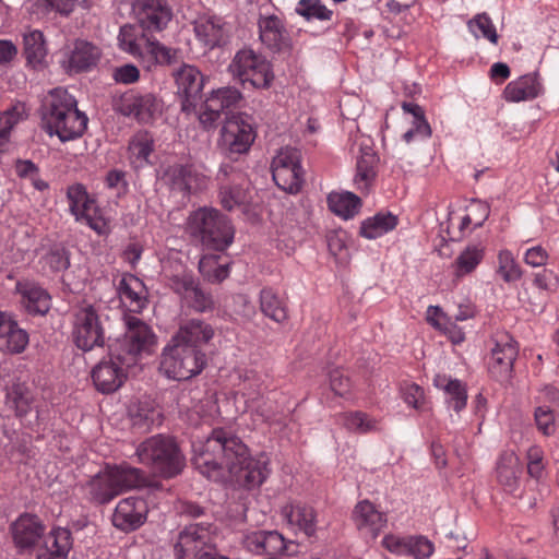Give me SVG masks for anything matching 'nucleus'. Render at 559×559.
Masks as SVG:
<instances>
[{"label":"nucleus","instance_id":"nucleus-1","mask_svg":"<svg viewBox=\"0 0 559 559\" xmlns=\"http://www.w3.org/2000/svg\"><path fill=\"white\" fill-rule=\"evenodd\" d=\"M192 448L194 468L213 483L258 489L271 474L266 454L253 456L242 439L228 428H213L205 440L194 442Z\"/></svg>","mask_w":559,"mask_h":559},{"label":"nucleus","instance_id":"nucleus-2","mask_svg":"<svg viewBox=\"0 0 559 559\" xmlns=\"http://www.w3.org/2000/svg\"><path fill=\"white\" fill-rule=\"evenodd\" d=\"M41 129L64 143L81 138L87 129L88 118L79 110L78 102L66 88L56 87L43 100Z\"/></svg>","mask_w":559,"mask_h":559},{"label":"nucleus","instance_id":"nucleus-3","mask_svg":"<svg viewBox=\"0 0 559 559\" xmlns=\"http://www.w3.org/2000/svg\"><path fill=\"white\" fill-rule=\"evenodd\" d=\"M187 228L203 251L225 252L235 239V228L227 215L214 207H199L190 213Z\"/></svg>","mask_w":559,"mask_h":559},{"label":"nucleus","instance_id":"nucleus-4","mask_svg":"<svg viewBox=\"0 0 559 559\" xmlns=\"http://www.w3.org/2000/svg\"><path fill=\"white\" fill-rule=\"evenodd\" d=\"M207 365L203 349L174 342V338L163 348L159 371L169 380L186 381L200 374Z\"/></svg>","mask_w":559,"mask_h":559},{"label":"nucleus","instance_id":"nucleus-5","mask_svg":"<svg viewBox=\"0 0 559 559\" xmlns=\"http://www.w3.org/2000/svg\"><path fill=\"white\" fill-rule=\"evenodd\" d=\"M135 455L140 463L153 466L165 478L177 476L185 466V457L177 443L162 435L140 443Z\"/></svg>","mask_w":559,"mask_h":559},{"label":"nucleus","instance_id":"nucleus-6","mask_svg":"<svg viewBox=\"0 0 559 559\" xmlns=\"http://www.w3.org/2000/svg\"><path fill=\"white\" fill-rule=\"evenodd\" d=\"M135 455L140 463L153 466L165 478L177 476L185 466V457L177 443L162 435L140 443Z\"/></svg>","mask_w":559,"mask_h":559},{"label":"nucleus","instance_id":"nucleus-7","mask_svg":"<svg viewBox=\"0 0 559 559\" xmlns=\"http://www.w3.org/2000/svg\"><path fill=\"white\" fill-rule=\"evenodd\" d=\"M126 332L121 337L108 344L114 356H122L126 364L135 366L143 354H150L156 344L152 328L134 316L124 318Z\"/></svg>","mask_w":559,"mask_h":559},{"label":"nucleus","instance_id":"nucleus-8","mask_svg":"<svg viewBox=\"0 0 559 559\" xmlns=\"http://www.w3.org/2000/svg\"><path fill=\"white\" fill-rule=\"evenodd\" d=\"M88 485L91 489H159L141 468L127 462L105 463Z\"/></svg>","mask_w":559,"mask_h":559},{"label":"nucleus","instance_id":"nucleus-9","mask_svg":"<svg viewBox=\"0 0 559 559\" xmlns=\"http://www.w3.org/2000/svg\"><path fill=\"white\" fill-rule=\"evenodd\" d=\"M240 91L233 86H224L213 90L205 99L200 103L194 111L200 126L205 131L215 130L219 122L230 118L229 112L237 107L241 100Z\"/></svg>","mask_w":559,"mask_h":559},{"label":"nucleus","instance_id":"nucleus-10","mask_svg":"<svg viewBox=\"0 0 559 559\" xmlns=\"http://www.w3.org/2000/svg\"><path fill=\"white\" fill-rule=\"evenodd\" d=\"M211 524L195 523L182 530L174 545L176 559H229L210 544Z\"/></svg>","mask_w":559,"mask_h":559},{"label":"nucleus","instance_id":"nucleus-11","mask_svg":"<svg viewBox=\"0 0 559 559\" xmlns=\"http://www.w3.org/2000/svg\"><path fill=\"white\" fill-rule=\"evenodd\" d=\"M71 337L73 344L82 352H91L105 345V329L93 305H84L74 310Z\"/></svg>","mask_w":559,"mask_h":559},{"label":"nucleus","instance_id":"nucleus-12","mask_svg":"<svg viewBox=\"0 0 559 559\" xmlns=\"http://www.w3.org/2000/svg\"><path fill=\"white\" fill-rule=\"evenodd\" d=\"M114 110L139 123H152L163 111V100L154 93L131 88L114 102Z\"/></svg>","mask_w":559,"mask_h":559},{"label":"nucleus","instance_id":"nucleus-13","mask_svg":"<svg viewBox=\"0 0 559 559\" xmlns=\"http://www.w3.org/2000/svg\"><path fill=\"white\" fill-rule=\"evenodd\" d=\"M255 136L251 122L241 114H233L222 126L217 147L227 158L236 159L237 156L249 152Z\"/></svg>","mask_w":559,"mask_h":559},{"label":"nucleus","instance_id":"nucleus-14","mask_svg":"<svg viewBox=\"0 0 559 559\" xmlns=\"http://www.w3.org/2000/svg\"><path fill=\"white\" fill-rule=\"evenodd\" d=\"M272 178L283 191L296 194L305 182V171L301 165L300 152L290 146L278 150L271 163Z\"/></svg>","mask_w":559,"mask_h":559},{"label":"nucleus","instance_id":"nucleus-15","mask_svg":"<svg viewBox=\"0 0 559 559\" xmlns=\"http://www.w3.org/2000/svg\"><path fill=\"white\" fill-rule=\"evenodd\" d=\"M229 69L242 84L249 83L255 88L269 87L274 79L271 63L252 49L239 50Z\"/></svg>","mask_w":559,"mask_h":559},{"label":"nucleus","instance_id":"nucleus-16","mask_svg":"<svg viewBox=\"0 0 559 559\" xmlns=\"http://www.w3.org/2000/svg\"><path fill=\"white\" fill-rule=\"evenodd\" d=\"M114 349L108 345L107 354L93 367L91 378L95 389L103 393L109 394L116 392L128 378V371L131 364H126L122 356L115 357Z\"/></svg>","mask_w":559,"mask_h":559},{"label":"nucleus","instance_id":"nucleus-17","mask_svg":"<svg viewBox=\"0 0 559 559\" xmlns=\"http://www.w3.org/2000/svg\"><path fill=\"white\" fill-rule=\"evenodd\" d=\"M492 343L486 362L488 372L497 381L509 380L519 355L518 342L509 333H501L492 337Z\"/></svg>","mask_w":559,"mask_h":559},{"label":"nucleus","instance_id":"nucleus-18","mask_svg":"<svg viewBox=\"0 0 559 559\" xmlns=\"http://www.w3.org/2000/svg\"><path fill=\"white\" fill-rule=\"evenodd\" d=\"M132 12L139 27L150 35L164 32L174 19L169 0H134Z\"/></svg>","mask_w":559,"mask_h":559},{"label":"nucleus","instance_id":"nucleus-19","mask_svg":"<svg viewBox=\"0 0 559 559\" xmlns=\"http://www.w3.org/2000/svg\"><path fill=\"white\" fill-rule=\"evenodd\" d=\"M177 94L181 100V111L191 114L197 110L202 98L204 75L191 64H182L175 74Z\"/></svg>","mask_w":559,"mask_h":559},{"label":"nucleus","instance_id":"nucleus-20","mask_svg":"<svg viewBox=\"0 0 559 559\" xmlns=\"http://www.w3.org/2000/svg\"><path fill=\"white\" fill-rule=\"evenodd\" d=\"M257 25L259 39L270 51L281 52L292 49V38L283 17L261 12Z\"/></svg>","mask_w":559,"mask_h":559},{"label":"nucleus","instance_id":"nucleus-21","mask_svg":"<svg viewBox=\"0 0 559 559\" xmlns=\"http://www.w3.org/2000/svg\"><path fill=\"white\" fill-rule=\"evenodd\" d=\"M219 187L221 204L224 209L231 211L243 202L245 173L230 163H223L216 174Z\"/></svg>","mask_w":559,"mask_h":559},{"label":"nucleus","instance_id":"nucleus-22","mask_svg":"<svg viewBox=\"0 0 559 559\" xmlns=\"http://www.w3.org/2000/svg\"><path fill=\"white\" fill-rule=\"evenodd\" d=\"M352 520L359 534L371 540H374L388 524L386 513L380 511L369 500L357 502L352 512Z\"/></svg>","mask_w":559,"mask_h":559},{"label":"nucleus","instance_id":"nucleus-23","mask_svg":"<svg viewBox=\"0 0 559 559\" xmlns=\"http://www.w3.org/2000/svg\"><path fill=\"white\" fill-rule=\"evenodd\" d=\"M148 506L142 497H128L119 501L112 514V524L122 532H133L141 527L147 518Z\"/></svg>","mask_w":559,"mask_h":559},{"label":"nucleus","instance_id":"nucleus-24","mask_svg":"<svg viewBox=\"0 0 559 559\" xmlns=\"http://www.w3.org/2000/svg\"><path fill=\"white\" fill-rule=\"evenodd\" d=\"M197 40L204 50H213L225 46L229 40L226 22L217 15L201 16L193 23Z\"/></svg>","mask_w":559,"mask_h":559},{"label":"nucleus","instance_id":"nucleus-25","mask_svg":"<svg viewBox=\"0 0 559 559\" xmlns=\"http://www.w3.org/2000/svg\"><path fill=\"white\" fill-rule=\"evenodd\" d=\"M164 177L170 190L180 192L183 197L204 189L207 181L206 177L198 173L192 165L182 164L168 166Z\"/></svg>","mask_w":559,"mask_h":559},{"label":"nucleus","instance_id":"nucleus-26","mask_svg":"<svg viewBox=\"0 0 559 559\" xmlns=\"http://www.w3.org/2000/svg\"><path fill=\"white\" fill-rule=\"evenodd\" d=\"M243 546L257 556L276 557L287 549L286 539L277 531H254L243 538Z\"/></svg>","mask_w":559,"mask_h":559},{"label":"nucleus","instance_id":"nucleus-27","mask_svg":"<svg viewBox=\"0 0 559 559\" xmlns=\"http://www.w3.org/2000/svg\"><path fill=\"white\" fill-rule=\"evenodd\" d=\"M118 295L130 312L141 313L148 305V290L134 274L124 273L118 284Z\"/></svg>","mask_w":559,"mask_h":559},{"label":"nucleus","instance_id":"nucleus-28","mask_svg":"<svg viewBox=\"0 0 559 559\" xmlns=\"http://www.w3.org/2000/svg\"><path fill=\"white\" fill-rule=\"evenodd\" d=\"M545 92L538 71L524 74L507 84L503 98L509 103L533 100Z\"/></svg>","mask_w":559,"mask_h":559},{"label":"nucleus","instance_id":"nucleus-29","mask_svg":"<svg viewBox=\"0 0 559 559\" xmlns=\"http://www.w3.org/2000/svg\"><path fill=\"white\" fill-rule=\"evenodd\" d=\"M15 290L22 297V304L32 316H45L51 307V296L35 281H19Z\"/></svg>","mask_w":559,"mask_h":559},{"label":"nucleus","instance_id":"nucleus-30","mask_svg":"<svg viewBox=\"0 0 559 559\" xmlns=\"http://www.w3.org/2000/svg\"><path fill=\"white\" fill-rule=\"evenodd\" d=\"M73 547V536L69 527L53 526L44 536L37 559H68Z\"/></svg>","mask_w":559,"mask_h":559},{"label":"nucleus","instance_id":"nucleus-31","mask_svg":"<svg viewBox=\"0 0 559 559\" xmlns=\"http://www.w3.org/2000/svg\"><path fill=\"white\" fill-rule=\"evenodd\" d=\"M14 544L20 549L34 547L44 536L45 526L34 514H22L11 526Z\"/></svg>","mask_w":559,"mask_h":559},{"label":"nucleus","instance_id":"nucleus-32","mask_svg":"<svg viewBox=\"0 0 559 559\" xmlns=\"http://www.w3.org/2000/svg\"><path fill=\"white\" fill-rule=\"evenodd\" d=\"M380 158L370 147L360 150L356 162V173L353 183L361 194H368L374 186L378 176V164Z\"/></svg>","mask_w":559,"mask_h":559},{"label":"nucleus","instance_id":"nucleus-33","mask_svg":"<svg viewBox=\"0 0 559 559\" xmlns=\"http://www.w3.org/2000/svg\"><path fill=\"white\" fill-rule=\"evenodd\" d=\"M213 326L202 319H190L180 325L178 331L171 336L174 342L191 346L194 349H202L214 337Z\"/></svg>","mask_w":559,"mask_h":559},{"label":"nucleus","instance_id":"nucleus-34","mask_svg":"<svg viewBox=\"0 0 559 559\" xmlns=\"http://www.w3.org/2000/svg\"><path fill=\"white\" fill-rule=\"evenodd\" d=\"M102 57L100 49L83 39H76L67 60V69L71 73L90 71L96 67Z\"/></svg>","mask_w":559,"mask_h":559},{"label":"nucleus","instance_id":"nucleus-35","mask_svg":"<svg viewBox=\"0 0 559 559\" xmlns=\"http://www.w3.org/2000/svg\"><path fill=\"white\" fill-rule=\"evenodd\" d=\"M259 309L265 318L278 324L289 318L287 298L270 286L261 288L259 293Z\"/></svg>","mask_w":559,"mask_h":559},{"label":"nucleus","instance_id":"nucleus-36","mask_svg":"<svg viewBox=\"0 0 559 559\" xmlns=\"http://www.w3.org/2000/svg\"><path fill=\"white\" fill-rule=\"evenodd\" d=\"M34 402V394L25 382L14 381L7 386L4 404L19 419L26 418L33 411Z\"/></svg>","mask_w":559,"mask_h":559},{"label":"nucleus","instance_id":"nucleus-37","mask_svg":"<svg viewBox=\"0 0 559 559\" xmlns=\"http://www.w3.org/2000/svg\"><path fill=\"white\" fill-rule=\"evenodd\" d=\"M282 515L287 523L308 537L317 532L316 512L312 507L301 503H288L282 508Z\"/></svg>","mask_w":559,"mask_h":559},{"label":"nucleus","instance_id":"nucleus-38","mask_svg":"<svg viewBox=\"0 0 559 559\" xmlns=\"http://www.w3.org/2000/svg\"><path fill=\"white\" fill-rule=\"evenodd\" d=\"M128 416L131 426L139 432H147L152 429L160 414L152 400L145 397L132 402L128 407Z\"/></svg>","mask_w":559,"mask_h":559},{"label":"nucleus","instance_id":"nucleus-39","mask_svg":"<svg viewBox=\"0 0 559 559\" xmlns=\"http://www.w3.org/2000/svg\"><path fill=\"white\" fill-rule=\"evenodd\" d=\"M147 35L148 33H144L138 24L127 23L120 26L118 47L133 58L144 60L145 40L150 38Z\"/></svg>","mask_w":559,"mask_h":559},{"label":"nucleus","instance_id":"nucleus-40","mask_svg":"<svg viewBox=\"0 0 559 559\" xmlns=\"http://www.w3.org/2000/svg\"><path fill=\"white\" fill-rule=\"evenodd\" d=\"M231 261L228 255L217 253H204L199 261V272L204 280L212 284H219L230 274Z\"/></svg>","mask_w":559,"mask_h":559},{"label":"nucleus","instance_id":"nucleus-41","mask_svg":"<svg viewBox=\"0 0 559 559\" xmlns=\"http://www.w3.org/2000/svg\"><path fill=\"white\" fill-rule=\"evenodd\" d=\"M397 224L396 215L390 211H380L361 222L359 235L366 239H377L395 229Z\"/></svg>","mask_w":559,"mask_h":559},{"label":"nucleus","instance_id":"nucleus-42","mask_svg":"<svg viewBox=\"0 0 559 559\" xmlns=\"http://www.w3.org/2000/svg\"><path fill=\"white\" fill-rule=\"evenodd\" d=\"M436 388L442 389L447 395L445 403L454 412H462L467 404V388L459 379H452L447 376H437L433 380Z\"/></svg>","mask_w":559,"mask_h":559},{"label":"nucleus","instance_id":"nucleus-43","mask_svg":"<svg viewBox=\"0 0 559 559\" xmlns=\"http://www.w3.org/2000/svg\"><path fill=\"white\" fill-rule=\"evenodd\" d=\"M486 254V247L481 242L468 243L456 257L453 267L457 278L473 273L483 262Z\"/></svg>","mask_w":559,"mask_h":559},{"label":"nucleus","instance_id":"nucleus-44","mask_svg":"<svg viewBox=\"0 0 559 559\" xmlns=\"http://www.w3.org/2000/svg\"><path fill=\"white\" fill-rule=\"evenodd\" d=\"M329 210L343 219L355 217L361 209V200L353 192H331L328 195Z\"/></svg>","mask_w":559,"mask_h":559},{"label":"nucleus","instance_id":"nucleus-45","mask_svg":"<svg viewBox=\"0 0 559 559\" xmlns=\"http://www.w3.org/2000/svg\"><path fill=\"white\" fill-rule=\"evenodd\" d=\"M28 343L29 335L26 330L20 326L16 318L0 333V350L4 353L11 355L22 354Z\"/></svg>","mask_w":559,"mask_h":559},{"label":"nucleus","instance_id":"nucleus-46","mask_svg":"<svg viewBox=\"0 0 559 559\" xmlns=\"http://www.w3.org/2000/svg\"><path fill=\"white\" fill-rule=\"evenodd\" d=\"M154 152V138L146 130L138 131L129 141L128 154L132 164L144 166L150 164V156Z\"/></svg>","mask_w":559,"mask_h":559},{"label":"nucleus","instance_id":"nucleus-47","mask_svg":"<svg viewBox=\"0 0 559 559\" xmlns=\"http://www.w3.org/2000/svg\"><path fill=\"white\" fill-rule=\"evenodd\" d=\"M520 472L519 457L511 449L502 450L496 461V475L500 485H515Z\"/></svg>","mask_w":559,"mask_h":559},{"label":"nucleus","instance_id":"nucleus-48","mask_svg":"<svg viewBox=\"0 0 559 559\" xmlns=\"http://www.w3.org/2000/svg\"><path fill=\"white\" fill-rule=\"evenodd\" d=\"M341 416L344 427L350 432L366 435L380 430V421L365 412H346Z\"/></svg>","mask_w":559,"mask_h":559},{"label":"nucleus","instance_id":"nucleus-49","mask_svg":"<svg viewBox=\"0 0 559 559\" xmlns=\"http://www.w3.org/2000/svg\"><path fill=\"white\" fill-rule=\"evenodd\" d=\"M24 55L27 63L34 68L43 64L47 56L44 35L40 31H32L24 35Z\"/></svg>","mask_w":559,"mask_h":559},{"label":"nucleus","instance_id":"nucleus-50","mask_svg":"<svg viewBox=\"0 0 559 559\" xmlns=\"http://www.w3.org/2000/svg\"><path fill=\"white\" fill-rule=\"evenodd\" d=\"M148 56L154 64L170 66L177 62L178 50L167 47L156 38L145 40L144 57Z\"/></svg>","mask_w":559,"mask_h":559},{"label":"nucleus","instance_id":"nucleus-51","mask_svg":"<svg viewBox=\"0 0 559 559\" xmlns=\"http://www.w3.org/2000/svg\"><path fill=\"white\" fill-rule=\"evenodd\" d=\"M497 274L508 284L515 283L523 276L521 265L508 249L500 250L498 253Z\"/></svg>","mask_w":559,"mask_h":559},{"label":"nucleus","instance_id":"nucleus-52","mask_svg":"<svg viewBox=\"0 0 559 559\" xmlns=\"http://www.w3.org/2000/svg\"><path fill=\"white\" fill-rule=\"evenodd\" d=\"M295 12L306 21H331L333 11L330 10L321 0H299Z\"/></svg>","mask_w":559,"mask_h":559},{"label":"nucleus","instance_id":"nucleus-53","mask_svg":"<svg viewBox=\"0 0 559 559\" xmlns=\"http://www.w3.org/2000/svg\"><path fill=\"white\" fill-rule=\"evenodd\" d=\"M70 251L60 245H53L41 258L44 267L51 274L63 273L70 267Z\"/></svg>","mask_w":559,"mask_h":559},{"label":"nucleus","instance_id":"nucleus-54","mask_svg":"<svg viewBox=\"0 0 559 559\" xmlns=\"http://www.w3.org/2000/svg\"><path fill=\"white\" fill-rule=\"evenodd\" d=\"M467 26L475 37L478 38L481 35L492 44L498 43L496 26L487 13L477 14L468 22Z\"/></svg>","mask_w":559,"mask_h":559},{"label":"nucleus","instance_id":"nucleus-55","mask_svg":"<svg viewBox=\"0 0 559 559\" xmlns=\"http://www.w3.org/2000/svg\"><path fill=\"white\" fill-rule=\"evenodd\" d=\"M22 119V110L19 106H11L0 112V148L9 143L11 131Z\"/></svg>","mask_w":559,"mask_h":559},{"label":"nucleus","instance_id":"nucleus-56","mask_svg":"<svg viewBox=\"0 0 559 559\" xmlns=\"http://www.w3.org/2000/svg\"><path fill=\"white\" fill-rule=\"evenodd\" d=\"M400 392L402 400L407 406L416 411L425 409V391L419 384L404 381L401 383Z\"/></svg>","mask_w":559,"mask_h":559},{"label":"nucleus","instance_id":"nucleus-57","mask_svg":"<svg viewBox=\"0 0 559 559\" xmlns=\"http://www.w3.org/2000/svg\"><path fill=\"white\" fill-rule=\"evenodd\" d=\"M186 304L197 312H206L214 309V300L210 292L204 290L200 283L193 287L189 296L185 299Z\"/></svg>","mask_w":559,"mask_h":559},{"label":"nucleus","instance_id":"nucleus-58","mask_svg":"<svg viewBox=\"0 0 559 559\" xmlns=\"http://www.w3.org/2000/svg\"><path fill=\"white\" fill-rule=\"evenodd\" d=\"M533 285L542 293L550 295L559 287V276L550 269L533 272Z\"/></svg>","mask_w":559,"mask_h":559},{"label":"nucleus","instance_id":"nucleus-59","mask_svg":"<svg viewBox=\"0 0 559 559\" xmlns=\"http://www.w3.org/2000/svg\"><path fill=\"white\" fill-rule=\"evenodd\" d=\"M435 551L433 544L425 536H409L406 556L414 559H427Z\"/></svg>","mask_w":559,"mask_h":559},{"label":"nucleus","instance_id":"nucleus-60","mask_svg":"<svg viewBox=\"0 0 559 559\" xmlns=\"http://www.w3.org/2000/svg\"><path fill=\"white\" fill-rule=\"evenodd\" d=\"M329 382L331 390L341 397H346L350 393L352 381L348 374L341 368H334L329 372Z\"/></svg>","mask_w":559,"mask_h":559},{"label":"nucleus","instance_id":"nucleus-61","mask_svg":"<svg viewBox=\"0 0 559 559\" xmlns=\"http://www.w3.org/2000/svg\"><path fill=\"white\" fill-rule=\"evenodd\" d=\"M538 430L544 436H551L556 431L555 415L548 406H538L534 412Z\"/></svg>","mask_w":559,"mask_h":559},{"label":"nucleus","instance_id":"nucleus-62","mask_svg":"<svg viewBox=\"0 0 559 559\" xmlns=\"http://www.w3.org/2000/svg\"><path fill=\"white\" fill-rule=\"evenodd\" d=\"M199 281L191 273L175 275L170 280L171 289L183 300L189 296Z\"/></svg>","mask_w":559,"mask_h":559},{"label":"nucleus","instance_id":"nucleus-63","mask_svg":"<svg viewBox=\"0 0 559 559\" xmlns=\"http://www.w3.org/2000/svg\"><path fill=\"white\" fill-rule=\"evenodd\" d=\"M466 212H468L474 222V228H479L490 215V205L485 201L473 199L466 206Z\"/></svg>","mask_w":559,"mask_h":559},{"label":"nucleus","instance_id":"nucleus-64","mask_svg":"<svg viewBox=\"0 0 559 559\" xmlns=\"http://www.w3.org/2000/svg\"><path fill=\"white\" fill-rule=\"evenodd\" d=\"M112 80L118 84H133L140 80V70L133 63L116 67L112 71Z\"/></svg>","mask_w":559,"mask_h":559}]
</instances>
